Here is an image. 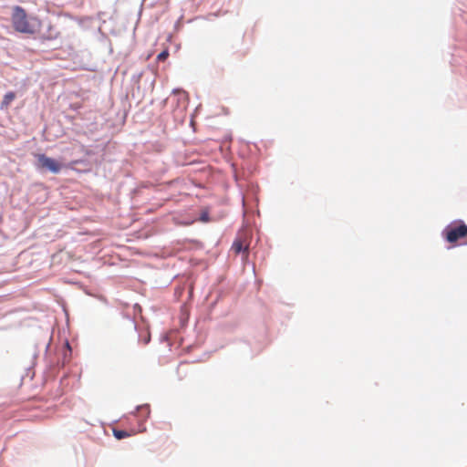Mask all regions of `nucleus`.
Segmentation results:
<instances>
[{
  "label": "nucleus",
  "instance_id": "obj_1",
  "mask_svg": "<svg viewBox=\"0 0 467 467\" xmlns=\"http://www.w3.org/2000/svg\"><path fill=\"white\" fill-rule=\"evenodd\" d=\"M11 21L16 31L27 35L39 32L42 26L36 16H27L26 10L19 5L13 8Z\"/></svg>",
  "mask_w": 467,
  "mask_h": 467
},
{
  "label": "nucleus",
  "instance_id": "obj_2",
  "mask_svg": "<svg viewBox=\"0 0 467 467\" xmlns=\"http://www.w3.org/2000/svg\"><path fill=\"white\" fill-rule=\"evenodd\" d=\"M37 167L42 170H48L53 173H58L61 170V163L57 161L46 156L45 154H37Z\"/></svg>",
  "mask_w": 467,
  "mask_h": 467
},
{
  "label": "nucleus",
  "instance_id": "obj_3",
  "mask_svg": "<svg viewBox=\"0 0 467 467\" xmlns=\"http://www.w3.org/2000/svg\"><path fill=\"white\" fill-rule=\"evenodd\" d=\"M465 236H467V225L464 223L448 229L446 234V239L450 243H454Z\"/></svg>",
  "mask_w": 467,
  "mask_h": 467
},
{
  "label": "nucleus",
  "instance_id": "obj_4",
  "mask_svg": "<svg viewBox=\"0 0 467 467\" xmlns=\"http://www.w3.org/2000/svg\"><path fill=\"white\" fill-rule=\"evenodd\" d=\"M16 98V95L15 92H13V91L7 92L4 96L3 101L1 103V108L2 109L8 108L9 105L15 100Z\"/></svg>",
  "mask_w": 467,
  "mask_h": 467
},
{
  "label": "nucleus",
  "instance_id": "obj_5",
  "mask_svg": "<svg viewBox=\"0 0 467 467\" xmlns=\"http://www.w3.org/2000/svg\"><path fill=\"white\" fill-rule=\"evenodd\" d=\"M248 249V245L244 244V242L240 239L235 240L232 245V250L235 254H239L241 252H246Z\"/></svg>",
  "mask_w": 467,
  "mask_h": 467
},
{
  "label": "nucleus",
  "instance_id": "obj_6",
  "mask_svg": "<svg viewBox=\"0 0 467 467\" xmlns=\"http://www.w3.org/2000/svg\"><path fill=\"white\" fill-rule=\"evenodd\" d=\"M113 434L115 438L118 440H121L130 436V434L128 431L116 429L113 430Z\"/></svg>",
  "mask_w": 467,
  "mask_h": 467
},
{
  "label": "nucleus",
  "instance_id": "obj_7",
  "mask_svg": "<svg viewBox=\"0 0 467 467\" xmlns=\"http://www.w3.org/2000/svg\"><path fill=\"white\" fill-rule=\"evenodd\" d=\"M168 57H169V51H168V49H165L157 56V60L164 61L168 58Z\"/></svg>",
  "mask_w": 467,
  "mask_h": 467
},
{
  "label": "nucleus",
  "instance_id": "obj_8",
  "mask_svg": "<svg viewBox=\"0 0 467 467\" xmlns=\"http://www.w3.org/2000/svg\"><path fill=\"white\" fill-rule=\"evenodd\" d=\"M200 220L203 223L209 222V213L208 212H202L200 217Z\"/></svg>",
  "mask_w": 467,
  "mask_h": 467
},
{
  "label": "nucleus",
  "instance_id": "obj_9",
  "mask_svg": "<svg viewBox=\"0 0 467 467\" xmlns=\"http://www.w3.org/2000/svg\"><path fill=\"white\" fill-rule=\"evenodd\" d=\"M150 335L149 332H146V335L143 338V344H145V345L148 344L150 342Z\"/></svg>",
  "mask_w": 467,
  "mask_h": 467
},
{
  "label": "nucleus",
  "instance_id": "obj_10",
  "mask_svg": "<svg viewBox=\"0 0 467 467\" xmlns=\"http://www.w3.org/2000/svg\"><path fill=\"white\" fill-rule=\"evenodd\" d=\"M193 124H194V120H193V119H191V125L193 126Z\"/></svg>",
  "mask_w": 467,
  "mask_h": 467
}]
</instances>
